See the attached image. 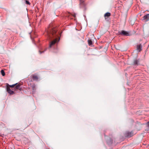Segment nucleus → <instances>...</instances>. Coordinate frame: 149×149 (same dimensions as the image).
Instances as JSON below:
<instances>
[{"mask_svg": "<svg viewBox=\"0 0 149 149\" xmlns=\"http://www.w3.org/2000/svg\"><path fill=\"white\" fill-rule=\"evenodd\" d=\"M49 26L47 32L48 37L49 39H51L52 36L56 37L54 40L50 42L49 46V47L50 48L56 43L59 41L60 38L58 36V34L56 33L57 29L56 28L52 27L51 24H50Z\"/></svg>", "mask_w": 149, "mask_h": 149, "instance_id": "1", "label": "nucleus"}, {"mask_svg": "<svg viewBox=\"0 0 149 149\" xmlns=\"http://www.w3.org/2000/svg\"><path fill=\"white\" fill-rule=\"evenodd\" d=\"M118 33L119 35H122L124 36H127L130 35L128 32L124 30L119 31Z\"/></svg>", "mask_w": 149, "mask_h": 149, "instance_id": "2", "label": "nucleus"}, {"mask_svg": "<svg viewBox=\"0 0 149 149\" xmlns=\"http://www.w3.org/2000/svg\"><path fill=\"white\" fill-rule=\"evenodd\" d=\"M80 1V7L81 8H83L84 9H86V5L84 2V0H79Z\"/></svg>", "mask_w": 149, "mask_h": 149, "instance_id": "3", "label": "nucleus"}, {"mask_svg": "<svg viewBox=\"0 0 149 149\" xmlns=\"http://www.w3.org/2000/svg\"><path fill=\"white\" fill-rule=\"evenodd\" d=\"M6 90L7 91L10 95H13L14 93L13 91L10 90L9 87V85L8 84H7L6 85Z\"/></svg>", "mask_w": 149, "mask_h": 149, "instance_id": "4", "label": "nucleus"}, {"mask_svg": "<svg viewBox=\"0 0 149 149\" xmlns=\"http://www.w3.org/2000/svg\"><path fill=\"white\" fill-rule=\"evenodd\" d=\"M134 134L132 132H127L125 133V136L126 137H130L133 135Z\"/></svg>", "mask_w": 149, "mask_h": 149, "instance_id": "5", "label": "nucleus"}, {"mask_svg": "<svg viewBox=\"0 0 149 149\" xmlns=\"http://www.w3.org/2000/svg\"><path fill=\"white\" fill-rule=\"evenodd\" d=\"M145 20L146 22L149 20V14H147L143 17V20Z\"/></svg>", "mask_w": 149, "mask_h": 149, "instance_id": "6", "label": "nucleus"}, {"mask_svg": "<svg viewBox=\"0 0 149 149\" xmlns=\"http://www.w3.org/2000/svg\"><path fill=\"white\" fill-rule=\"evenodd\" d=\"M142 46L141 44L137 45V50L139 52L141 51L142 50Z\"/></svg>", "mask_w": 149, "mask_h": 149, "instance_id": "7", "label": "nucleus"}, {"mask_svg": "<svg viewBox=\"0 0 149 149\" xmlns=\"http://www.w3.org/2000/svg\"><path fill=\"white\" fill-rule=\"evenodd\" d=\"M32 79L34 80L37 81L38 79V77L36 75L33 74L32 75Z\"/></svg>", "mask_w": 149, "mask_h": 149, "instance_id": "8", "label": "nucleus"}, {"mask_svg": "<svg viewBox=\"0 0 149 149\" xmlns=\"http://www.w3.org/2000/svg\"><path fill=\"white\" fill-rule=\"evenodd\" d=\"M139 61L137 59H135L133 61L134 65H139Z\"/></svg>", "mask_w": 149, "mask_h": 149, "instance_id": "9", "label": "nucleus"}, {"mask_svg": "<svg viewBox=\"0 0 149 149\" xmlns=\"http://www.w3.org/2000/svg\"><path fill=\"white\" fill-rule=\"evenodd\" d=\"M111 15V13H109L107 12L104 15V16L105 17H109Z\"/></svg>", "mask_w": 149, "mask_h": 149, "instance_id": "10", "label": "nucleus"}, {"mask_svg": "<svg viewBox=\"0 0 149 149\" xmlns=\"http://www.w3.org/2000/svg\"><path fill=\"white\" fill-rule=\"evenodd\" d=\"M88 43L89 46L91 45H92V42L91 40H89L88 41Z\"/></svg>", "mask_w": 149, "mask_h": 149, "instance_id": "11", "label": "nucleus"}, {"mask_svg": "<svg viewBox=\"0 0 149 149\" xmlns=\"http://www.w3.org/2000/svg\"><path fill=\"white\" fill-rule=\"evenodd\" d=\"M1 74L3 76H4L5 75V73L4 71L3 70H1Z\"/></svg>", "mask_w": 149, "mask_h": 149, "instance_id": "12", "label": "nucleus"}, {"mask_svg": "<svg viewBox=\"0 0 149 149\" xmlns=\"http://www.w3.org/2000/svg\"><path fill=\"white\" fill-rule=\"evenodd\" d=\"M20 85L19 84H17L16 85L15 87V89H19L20 88Z\"/></svg>", "mask_w": 149, "mask_h": 149, "instance_id": "13", "label": "nucleus"}, {"mask_svg": "<svg viewBox=\"0 0 149 149\" xmlns=\"http://www.w3.org/2000/svg\"><path fill=\"white\" fill-rule=\"evenodd\" d=\"M17 84V83H16L15 84H13L12 85H9V88H10V87L13 88Z\"/></svg>", "mask_w": 149, "mask_h": 149, "instance_id": "14", "label": "nucleus"}, {"mask_svg": "<svg viewBox=\"0 0 149 149\" xmlns=\"http://www.w3.org/2000/svg\"><path fill=\"white\" fill-rule=\"evenodd\" d=\"M32 88L33 90L34 91V90H36V86H35V85H34V84L32 86Z\"/></svg>", "mask_w": 149, "mask_h": 149, "instance_id": "15", "label": "nucleus"}, {"mask_svg": "<svg viewBox=\"0 0 149 149\" xmlns=\"http://www.w3.org/2000/svg\"><path fill=\"white\" fill-rule=\"evenodd\" d=\"M26 3L27 4H29V5H30V3L29 2V1H27V0H26Z\"/></svg>", "mask_w": 149, "mask_h": 149, "instance_id": "16", "label": "nucleus"}, {"mask_svg": "<svg viewBox=\"0 0 149 149\" xmlns=\"http://www.w3.org/2000/svg\"><path fill=\"white\" fill-rule=\"evenodd\" d=\"M146 125H147V126L148 127H149V121L147 123H146Z\"/></svg>", "mask_w": 149, "mask_h": 149, "instance_id": "17", "label": "nucleus"}, {"mask_svg": "<svg viewBox=\"0 0 149 149\" xmlns=\"http://www.w3.org/2000/svg\"><path fill=\"white\" fill-rule=\"evenodd\" d=\"M45 50L43 51L42 52H41L40 50H39V52L40 53V54H42V53H44V52H45Z\"/></svg>", "mask_w": 149, "mask_h": 149, "instance_id": "18", "label": "nucleus"}, {"mask_svg": "<svg viewBox=\"0 0 149 149\" xmlns=\"http://www.w3.org/2000/svg\"><path fill=\"white\" fill-rule=\"evenodd\" d=\"M110 141H111V143H112V141H111V139H110Z\"/></svg>", "mask_w": 149, "mask_h": 149, "instance_id": "19", "label": "nucleus"}, {"mask_svg": "<svg viewBox=\"0 0 149 149\" xmlns=\"http://www.w3.org/2000/svg\"><path fill=\"white\" fill-rule=\"evenodd\" d=\"M68 14H69V15L70 14V13H68ZM69 15H67V16H68V17H69Z\"/></svg>", "mask_w": 149, "mask_h": 149, "instance_id": "20", "label": "nucleus"}, {"mask_svg": "<svg viewBox=\"0 0 149 149\" xmlns=\"http://www.w3.org/2000/svg\"><path fill=\"white\" fill-rule=\"evenodd\" d=\"M19 90L20 91H21L22 90V88H19Z\"/></svg>", "mask_w": 149, "mask_h": 149, "instance_id": "21", "label": "nucleus"}, {"mask_svg": "<svg viewBox=\"0 0 149 149\" xmlns=\"http://www.w3.org/2000/svg\"><path fill=\"white\" fill-rule=\"evenodd\" d=\"M73 16H74V17H75V15H73Z\"/></svg>", "mask_w": 149, "mask_h": 149, "instance_id": "22", "label": "nucleus"}]
</instances>
